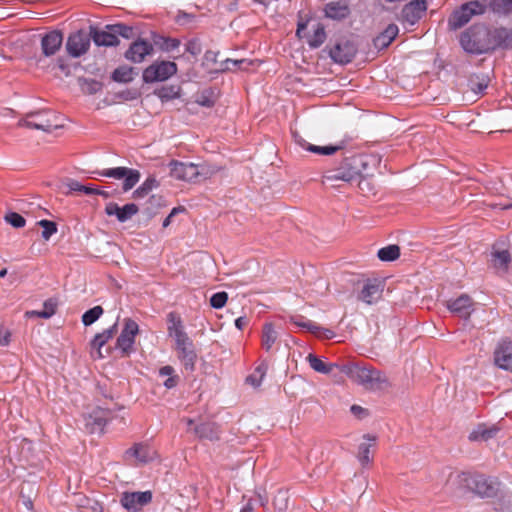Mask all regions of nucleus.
<instances>
[{"label": "nucleus", "instance_id": "nucleus-1", "mask_svg": "<svg viewBox=\"0 0 512 512\" xmlns=\"http://www.w3.org/2000/svg\"><path fill=\"white\" fill-rule=\"evenodd\" d=\"M340 372L368 390H382L390 386L387 376L372 367L347 364L340 367Z\"/></svg>", "mask_w": 512, "mask_h": 512}, {"label": "nucleus", "instance_id": "nucleus-2", "mask_svg": "<svg viewBox=\"0 0 512 512\" xmlns=\"http://www.w3.org/2000/svg\"><path fill=\"white\" fill-rule=\"evenodd\" d=\"M170 175L182 181L200 182L214 175L218 168L206 164L196 165L173 160L169 163Z\"/></svg>", "mask_w": 512, "mask_h": 512}, {"label": "nucleus", "instance_id": "nucleus-3", "mask_svg": "<svg viewBox=\"0 0 512 512\" xmlns=\"http://www.w3.org/2000/svg\"><path fill=\"white\" fill-rule=\"evenodd\" d=\"M360 176L359 159L357 157H349L343 159L336 167L325 171L323 182L331 183L332 186L335 187H340L336 182L342 181L351 183L358 180Z\"/></svg>", "mask_w": 512, "mask_h": 512}, {"label": "nucleus", "instance_id": "nucleus-4", "mask_svg": "<svg viewBox=\"0 0 512 512\" xmlns=\"http://www.w3.org/2000/svg\"><path fill=\"white\" fill-rule=\"evenodd\" d=\"M17 125L47 133L62 127L59 123V116L51 110H38L27 113L18 121Z\"/></svg>", "mask_w": 512, "mask_h": 512}, {"label": "nucleus", "instance_id": "nucleus-5", "mask_svg": "<svg viewBox=\"0 0 512 512\" xmlns=\"http://www.w3.org/2000/svg\"><path fill=\"white\" fill-rule=\"evenodd\" d=\"M176 72V63L171 61H157L145 68L142 77L145 83L162 82L175 75Z\"/></svg>", "mask_w": 512, "mask_h": 512}, {"label": "nucleus", "instance_id": "nucleus-6", "mask_svg": "<svg viewBox=\"0 0 512 512\" xmlns=\"http://www.w3.org/2000/svg\"><path fill=\"white\" fill-rule=\"evenodd\" d=\"M485 12V5L480 1L468 2L455 11L449 18L450 28L456 30L467 24L473 15H480Z\"/></svg>", "mask_w": 512, "mask_h": 512}, {"label": "nucleus", "instance_id": "nucleus-7", "mask_svg": "<svg viewBox=\"0 0 512 512\" xmlns=\"http://www.w3.org/2000/svg\"><path fill=\"white\" fill-rule=\"evenodd\" d=\"M168 333L175 340V350L194 346L193 341L185 332L180 316L173 312L168 314Z\"/></svg>", "mask_w": 512, "mask_h": 512}, {"label": "nucleus", "instance_id": "nucleus-8", "mask_svg": "<svg viewBox=\"0 0 512 512\" xmlns=\"http://www.w3.org/2000/svg\"><path fill=\"white\" fill-rule=\"evenodd\" d=\"M466 481L468 488L481 497H493L498 492L499 483L490 477L474 475Z\"/></svg>", "mask_w": 512, "mask_h": 512}, {"label": "nucleus", "instance_id": "nucleus-9", "mask_svg": "<svg viewBox=\"0 0 512 512\" xmlns=\"http://www.w3.org/2000/svg\"><path fill=\"white\" fill-rule=\"evenodd\" d=\"M139 332L138 324L130 319H125V325L116 341V347L119 348L123 355L127 356L133 351L135 337Z\"/></svg>", "mask_w": 512, "mask_h": 512}, {"label": "nucleus", "instance_id": "nucleus-10", "mask_svg": "<svg viewBox=\"0 0 512 512\" xmlns=\"http://www.w3.org/2000/svg\"><path fill=\"white\" fill-rule=\"evenodd\" d=\"M91 40L90 32L86 33L83 30H79L68 37L66 50L70 56L75 58L80 57L88 51Z\"/></svg>", "mask_w": 512, "mask_h": 512}, {"label": "nucleus", "instance_id": "nucleus-11", "mask_svg": "<svg viewBox=\"0 0 512 512\" xmlns=\"http://www.w3.org/2000/svg\"><path fill=\"white\" fill-rule=\"evenodd\" d=\"M152 500L150 491L124 492L121 495L120 503L128 511L137 512Z\"/></svg>", "mask_w": 512, "mask_h": 512}, {"label": "nucleus", "instance_id": "nucleus-12", "mask_svg": "<svg viewBox=\"0 0 512 512\" xmlns=\"http://www.w3.org/2000/svg\"><path fill=\"white\" fill-rule=\"evenodd\" d=\"M384 283L381 280H367L359 294V299L368 305L377 303L383 294Z\"/></svg>", "mask_w": 512, "mask_h": 512}, {"label": "nucleus", "instance_id": "nucleus-13", "mask_svg": "<svg viewBox=\"0 0 512 512\" xmlns=\"http://www.w3.org/2000/svg\"><path fill=\"white\" fill-rule=\"evenodd\" d=\"M427 10L425 0H413L406 4L401 11V20L410 25L418 22Z\"/></svg>", "mask_w": 512, "mask_h": 512}, {"label": "nucleus", "instance_id": "nucleus-14", "mask_svg": "<svg viewBox=\"0 0 512 512\" xmlns=\"http://www.w3.org/2000/svg\"><path fill=\"white\" fill-rule=\"evenodd\" d=\"M357 52L356 47L349 41L335 44L329 51V55L336 63L346 64L352 61Z\"/></svg>", "mask_w": 512, "mask_h": 512}, {"label": "nucleus", "instance_id": "nucleus-15", "mask_svg": "<svg viewBox=\"0 0 512 512\" xmlns=\"http://www.w3.org/2000/svg\"><path fill=\"white\" fill-rule=\"evenodd\" d=\"M495 364L504 370L512 371V341L503 339L494 352Z\"/></svg>", "mask_w": 512, "mask_h": 512}, {"label": "nucleus", "instance_id": "nucleus-16", "mask_svg": "<svg viewBox=\"0 0 512 512\" xmlns=\"http://www.w3.org/2000/svg\"><path fill=\"white\" fill-rule=\"evenodd\" d=\"M153 52V45L144 39L134 41L125 52V57L134 62L141 63L147 55Z\"/></svg>", "mask_w": 512, "mask_h": 512}, {"label": "nucleus", "instance_id": "nucleus-17", "mask_svg": "<svg viewBox=\"0 0 512 512\" xmlns=\"http://www.w3.org/2000/svg\"><path fill=\"white\" fill-rule=\"evenodd\" d=\"M63 33L58 30H53L41 38V49L45 56H53L59 51L63 43Z\"/></svg>", "mask_w": 512, "mask_h": 512}, {"label": "nucleus", "instance_id": "nucleus-18", "mask_svg": "<svg viewBox=\"0 0 512 512\" xmlns=\"http://www.w3.org/2000/svg\"><path fill=\"white\" fill-rule=\"evenodd\" d=\"M139 208L134 203H129L123 207L118 206L116 203L110 202L105 207V212L109 216H116L117 220L121 223L126 222L136 215Z\"/></svg>", "mask_w": 512, "mask_h": 512}, {"label": "nucleus", "instance_id": "nucleus-19", "mask_svg": "<svg viewBox=\"0 0 512 512\" xmlns=\"http://www.w3.org/2000/svg\"><path fill=\"white\" fill-rule=\"evenodd\" d=\"M447 308L458 317L467 319L473 311V302L469 296L461 295L455 300L447 301Z\"/></svg>", "mask_w": 512, "mask_h": 512}, {"label": "nucleus", "instance_id": "nucleus-20", "mask_svg": "<svg viewBox=\"0 0 512 512\" xmlns=\"http://www.w3.org/2000/svg\"><path fill=\"white\" fill-rule=\"evenodd\" d=\"M91 38L97 46H116L119 44V39L116 37L114 31L109 30L107 27L100 30L90 27Z\"/></svg>", "mask_w": 512, "mask_h": 512}, {"label": "nucleus", "instance_id": "nucleus-21", "mask_svg": "<svg viewBox=\"0 0 512 512\" xmlns=\"http://www.w3.org/2000/svg\"><path fill=\"white\" fill-rule=\"evenodd\" d=\"M117 333V323L94 336L91 347L96 350L97 358H103L102 347Z\"/></svg>", "mask_w": 512, "mask_h": 512}, {"label": "nucleus", "instance_id": "nucleus-22", "mask_svg": "<svg viewBox=\"0 0 512 512\" xmlns=\"http://www.w3.org/2000/svg\"><path fill=\"white\" fill-rule=\"evenodd\" d=\"M460 44L469 53L479 54L483 51L480 40L472 29L462 33Z\"/></svg>", "mask_w": 512, "mask_h": 512}, {"label": "nucleus", "instance_id": "nucleus-23", "mask_svg": "<svg viewBox=\"0 0 512 512\" xmlns=\"http://www.w3.org/2000/svg\"><path fill=\"white\" fill-rule=\"evenodd\" d=\"M398 32L397 25L389 24L383 32L374 38V46L379 50L387 48L398 35Z\"/></svg>", "mask_w": 512, "mask_h": 512}, {"label": "nucleus", "instance_id": "nucleus-24", "mask_svg": "<svg viewBox=\"0 0 512 512\" xmlns=\"http://www.w3.org/2000/svg\"><path fill=\"white\" fill-rule=\"evenodd\" d=\"M126 454L135 457L140 463L152 461L156 456L154 449L142 443L135 444L132 448L126 451Z\"/></svg>", "mask_w": 512, "mask_h": 512}, {"label": "nucleus", "instance_id": "nucleus-25", "mask_svg": "<svg viewBox=\"0 0 512 512\" xmlns=\"http://www.w3.org/2000/svg\"><path fill=\"white\" fill-rule=\"evenodd\" d=\"M499 428L496 425H478L469 435L472 441H487L497 435Z\"/></svg>", "mask_w": 512, "mask_h": 512}, {"label": "nucleus", "instance_id": "nucleus-26", "mask_svg": "<svg viewBox=\"0 0 512 512\" xmlns=\"http://www.w3.org/2000/svg\"><path fill=\"white\" fill-rule=\"evenodd\" d=\"M176 353H177V358L184 366V369L186 371H190V372L194 371L195 364L197 361V353L195 351V347L192 346L191 348H186V349L182 348V349L176 350Z\"/></svg>", "mask_w": 512, "mask_h": 512}, {"label": "nucleus", "instance_id": "nucleus-27", "mask_svg": "<svg viewBox=\"0 0 512 512\" xmlns=\"http://www.w3.org/2000/svg\"><path fill=\"white\" fill-rule=\"evenodd\" d=\"M363 438L369 442H363L359 445L357 458H358L359 462L363 466H365L372 461V457L370 456V450H371V447L376 442V437L371 436L370 434H366L363 436Z\"/></svg>", "mask_w": 512, "mask_h": 512}, {"label": "nucleus", "instance_id": "nucleus-28", "mask_svg": "<svg viewBox=\"0 0 512 512\" xmlns=\"http://www.w3.org/2000/svg\"><path fill=\"white\" fill-rule=\"evenodd\" d=\"M325 14L328 18L343 19L349 14V8L344 2H330L326 5Z\"/></svg>", "mask_w": 512, "mask_h": 512}, {"label": "nucleus", "instance_id": "nucleus-29", "mask_svg": "<svg viewBox=\"0 0 512 512\" xmlns=\"http://www.w3.org/2000/svg\"><path fill=\"white\" fill-rule=\"evenodd\" d=\"M306 359H307L310 367L314 371H316L318 373H322V374H329L334 370V368L340 369V367H341L334 363H325L320 358L315 356L314 354H309L306 357Z\"/></svg>", "mask_w": 512, "mask_h": 512}, {"label": "nucleus", "instance_id": "nucleus-30", "mask_svg": "<svg viewBox=\"0 0 512 512\" xmlns=\"http://www.w3.org/2000/svg\"><path fill=\"white\" fill-rule=\"evenodd\" d=\"M278 338V333L272 323H265L262 328V346L269 351Z\"/></svg>", "mask_w": 512, "mask_h": 512}, {"label": "nucleus", "instance_id": "nucleus-31", "mask_svg": "<svg viewBox=\"0 0 512 512\" xmlns=\"http://www.w3.org/2000/svg\"><path fill=\"white\" fill-rule=\"evenodd\" d=\"M326 40L324 26L317 23L313 28V33L308 35L307 43L311 48H318Z\"/></svg>", "mask_w": 512, "mask_h": 512}, {"label": "nucleus", "instance_id": "nucleus-32", "mask_svg": "<svg viewBox=\"0 0 512 512\" xmlns=\"http://www.w3.org/2000/svg\"><path fill=\"white\" fill-rule=\"evenodd\" d=\"M195 433L201 439H208L210 441L218 440V431L214 424L203 423L195 428Z\"/></svg>", "mask_w": 512, "mask_h": 512}, {"label": "nucleus", "instance_id": "nucleus-33", "mask_svg": "<svg viewBox=\"0 0 512 512\" xmlns=\"http://www.w3.org/2000/svg\"><path fill=\"white\" fill-rule=\"evenodd\" d=\"M493 266L499 271L506 272L508 265L511 261V256L508 250L496 251L492 254Z\"/></svg>", "mask_w": 512, "mask_h": 512}, {"label": "nucleus", "instance_id": "nucleus-34", "mask_svg": "<svg viewBox=\"0 0 512 512\" xmlns=\"http://www.w3.org/2000/svg\"><path fill=\"white\" fill-rule=\"evenodd\" d=\"M165 375H169V377L164 380L163 385L167 389L175 388L180 380L179 376L175 373V369L170 365L161 367L159 369V376L164 377Z\"/></svg>", "mask_w": 512, "mask_h": 512}, {"label": "nucleus", "instance_id": "nucleus-35", "mask_svg": "<svg viewBox=\"0 0 512 512\" xmlns=\"http://www.w3.org/2000/svg\"><path fill=\"white\" fill-rule=\"evenodd\" d=\"M55 310H56V303L52 299H49L44 302L42 310L27 311L26 316L29 318L30 317H40V318L48 319L52 315L55 314Z\"/></svg>", "mask_w": 512, "mask_h": 512}, {"label": "nucleus", "instance_id": "nucleus-36", "mask_svg": "<svg viewBox=\"0 0 512 512\" xmlns=\"http://www.w3.org/2000/svg\"><path fill=\"white\" fill-rule=\"evenodd\" d=\"M112 79L116 82L120 83H128L134 79V69L133 67L124 65L120 66L114 70L112 74Z\"/></svg>", "mask_w": 512, "mask_h": 512}, {"label": "nucleus", "instance_id": "nucleus-37", "mask_svg": "<svg viewBox=\"0 0 512 512\" xmlns=\"http://www.w3.org/2000/svg\"><path fill=\"white\" fill-rule=\"evenodd\" d=\"M158 186V182L154 177L147 178L140 187L133 192L135 199L143 198L149 194L154 188Z\"/></svg>", "mask_w": 512, "mask_h": 512}, {"label": "nucleus", "instance_id": "nucleus-38", "mask_svg": "<svg viewBox=\"0 0 512 512\" xmlns=\"http://www.w3.org/2000/svg\"><path fill=\"white\" fill-rule=\"evenodd\" d=\"M267 372V365L262 363L256 369L254 372L249 375L246 378V382L252 385L253 387L257 388L261 385L262 380Z\"/></svg>", "mask_w": 512, "mask_h": 512}, {"label": "nucleus", "instance_id": "nucleus-39", "mask_svg": "<svg viewBox=\"0 0 512 512\" xmlns=\"http://www.w3.org/2000/svg\"><path fill=\"white\" fill-rule=\"evenodd\" d=\"M290 322L293 323L295 326L303 328L314 334L318 333L321 330V328L317 326L314 322L306 320L303 316H291Z\"/></svg>", "mask_w": 512, "mask_h": 512}, {"label": "nucleus", "instance_id": "nucleus-40", "mask_svg": "<svg viewBox=\"0 0 512 512\" xmlns=\"http://www.w3.org/2000/svg\"><path fill=\"white\" fill-rule=\"evenodd\" d=\"M400 255V249L397 245H389L378 251V257L382 261L396 260Z\"/></svg>", "mask_w": 512, "mask_h": 512}, {"label": "nucleus", "instance_id": "nucleus-41", "mask_svg": "<svg viewBox=\"0 0 512 512\" xmlns=\"http://www.w3.org/2000/svg\"><path fill=\"white\" fill-rule=\"evenodd\" d=\"M141 174L138 170L128 168V172L123 177V190L125 192L131 190L140 180Z\"/></svg>", "mask_w": 512, "mask_h": 512}, {"label": "nucleus", "instance_id": "nucleus-42", "mask_svg": "<svg viewBox=\"0 0 512 512\" xmlns=\"http://www.w3.org/2000/svg\"><path fill=\"white\" fill-rule=\"evenodd\" d=\"M37 225L42 228L41 236L45 241H48L58 230L55 222L46 219L38 221Z\"/></svg>", "mask_w": 512, "mask_h": 512}, {"label": "nucleus", "instance_id": "nucleus-43", "mask_svg": "<svg viewBox=\"0 0 512 512\" xmlns=\"http://www.w3.org/2000/svg\"><path fill=\"white\" fill-rule=\"evenodd\" d=\"M79 83L82 91L87 94H95L102 88L101 83L94 79L82 78L79 79Z\"/></svg>", "mask_w": 512, "mask_h": 512}, {"label": "nucleus", "instance_id": "nucleus-44", "mask_svg": "<svg viewBox=\"0 0 512 512\" xmlns=\"http://www.w3.org/2000/svg\"><path fill=\"white\" fill-rule=\"evenodd\" d=\"M103 314V308L101 306H95L87 310L82 316V322L85 326L93 324Z\"/></svg>", "mask_w": 512, "mask_h": 512}, {"label": "nucleus", "instance_id": "nucleus-45", "mask_svg": "<svg viewBox=\"0 0 512 512\" xmlns=\"http://www.w3.org/2000/svg\"><path fill=\"white\" fill-rule=\"evenodd\" d=\"M341 146L328 145V146H317L313 144H307L306 150L312 153L320 154V155H332L339 151Z\"/></svg>", "mask_w": 512, "mask_h": 512}, {"label": "nucleus", "instance_id": "nucleus-46", "mask_svg": "<svg viewBox=\"0 0 512 512\" xmlns=\"http://www.w3.org/2000/svg\"><path fill=\"white\" fill-rule=\"evenodd\" d=\"M127 172H128L127 167H115V168L103 169L101 171H98L97 174L99 176H103V177H109V178H114V179H123V177L126 175Z\"/></svg>", "mask_w": 512, "mask_h": 512}, {"label": "nucleus", "instance_id": "nucleus-47", "mask_svg": "<svg viewBox=\"0 0 512 512\" xmlns=\"http://www.w3.org/2000/svg\"><path fill=\"white\" fill-rule=\"evenodd\" d=\"M492 10L498 14H509L512 12V0H495L492 3Z\"/></svg>", "mask_w": 512, "mask_h": 512}, {"label": "nucleus", "instance_id": "nucleus-48", "mask_svg": "<svg viewBox=\"0 0 512 512\" xmlns=\"http://www.w3.org/2000/svg\"><path fill=\"white\" fill-rule=\"evenodd\" d=\"M5 221L14 228H22L26 224V220L22 215L16 212H8L4 216Z\"/></svg>", "mask_w": 512, "mask_h": 512}, {"label": "nucleus", "instance_id": "nucleus-49", "mask_svg": "<svg viewBox=\"0 0 512 512\" xmlns=\"http://www.w3.org/2000/svg\"><path fill=\"white\" fill-rule=\"evenodd\" d=\"M179 90H180L179 87H176V86L162 87L157 92V95L162 100H171V99L178 98L180 96Z\"/></svg>", "mask_w": 512, "mask_h": 512}, {"label": "nucleus", "instance_id": "nucleus-50", "mask_svg": "<svg viewBox=\"0 0 512 512\" xmlns=\"http://www.w3.org/2000/svg\"><path fill=\"white\" fill-rule=\"evenodd\" d=\"M107 28L109 30L114 31L116 34V37L122 36L124 38H130L133 32V29L127 25L124 24H115V25H108Z\"/></svg>", "mask_w": 512, "mask_h": 512}, {"label": "nucleus", "instance_id": "nucleus-51", "mask_svg": "<svg viewBox=\"0 0 512 512\" xmlns=\"http://www.w3.org/2000/svg\"><path fill=\"white\" fill-rule=\"evenodd\" d=\"M228 300V294L224 291L213 294L210 298V304L215 309H221Z\"/></svg>", "mask_w": 512, "mask_h": 512}, {"label": "nucleus", "instance_id": "nucleus-52", "mask_svg": "<svg viewBox=\"0 0 512 512\" xmlns=\"http://www.w3.org/2000/svg\"><path fill=\"white\" fill-rule=\"evenodd\" d=\"M64 186L68 189L65 194L70 195L73 192H81L82 191V184L74 179H69L64 183Z\"/></svg>", "mask_w": 512, "mask_h": 512}, {"label": "nucleus", "instance_id": "nucleus-53", "mask_svg": "<svg viewBox=\"0 0 512 512\" xmlns=\"http://www.w3.org/2000/svg\"><path fill=\"white\" fill-rule=\"evenodd\" d=\"M180 46V41L176 38H165L162 44V49L165 51H173Z\"/></svg>", "mask_w": 512, "mask_h": 512}, {"label": "nucleus", "instance_id": "nucleus-54", "mask_svg": "<svg viewBox=\"0 0 512 512\" xmlns=\"http://www.w3.org/2000/svg\"><path fill=\"white\" fill-rule=\"evenodd\" d=\"M196 102L204 107H212L214 105V100L204 93L197 97Z\"/></svg>", "mask_w": 512, "mask_h": 512}, {"label": "nucleus", "instance_id": "nucleus-55", "mask_svg": "<svg viewBox=\"0 0 512 512\" xmlns=\"http://www.w3.org/2000/svg\"><path fill=\"white\" fill-rule=\"evenodd\" d=\"M90 419L94 420V426H95V427H93L91 429V432H94L96 429L102 431V429L106 425V420L104 418H102V417H98V416L92 417V416H90Z\"/></svg>", "mask_w": 512, "mask_h": 512}, {"label": "nucleus", "instance_id": "nucleus-56", "mask_svg": "<svg viewBox=\"0 0 512 512\" xmlns=\"http://www.w3.org/2000/svg\"><path fill=\"white\" fill-rule=\"evenodd\" d=\"M471 89L476 93H482L487 88V82L475 83L473 79L470 80Z\"/></svg>", "mask_w": 512, "mask_h": 512}, {"label": "nucleus", "instance_id": "nucleus-57", "mask_svg": "<svg viewBox=\"0 0 512 512\" xmlns=\"http://www.w3.org/2000/svg\"><path fill=\"white\" fill-rule=\"evenodd\" d=\"M183 210H184V209H183V208H180V207H179V208H173V209L171 210V212L169 213V215L164 219L163 224H162L163 228L168 227V226L170 225V223H171L172 218H173V217H174L178 212L183 211Z\"/></svg>", "mask_w": 512, "mask_h": 512}, {"label": "nucleus", "instance_id": "nucleus-58", "mask_svg": "<svg viewBox=\"0 0 512 512\" xmlns=\"http://www.w3.org/2000/svg\"><path fill=\"white\" fill-rule=\"evenodd\" d=\"M9 332L8 330L0 325V345H6L9 342Z\"/></svg>", "mask_w": 512, "mask_h": 512}, {"label": "nucleus", "instance_id": "nucleus-59", "mask_svg": "<svg viewBox=\"0 0 512 512\" xmlns=\"http://www.w3.org/2000/svg\"><path fill=\"white\" fill-rule=\"evenodd\" d=\"M248 322H249V319L245 316H241V317H238L236 320H235V326L239 329V330H242L244 327H246L248 325Z\"/></svg>", "mask_w": 512, "mask_h": 512}, {"label": "nucleus", "instance_id": "nucleus-60", "mask_svg": "<svg viewBox=\"0 0 512 512\" xmlns=\"http://www.w3.org/2000/svg\"><path fill=\"white\" fill-rule=\"evenodd\" d=\"M351 412L358 417H363L367 414V411L358 405H352Z\"/></svg>", "mask_w": 512, "mask_h": 512}, {"label": "nucleus", "instance_id": "nucleus-61", "mask_svg": "<svg viewBox=\"0 0 512 512\" xmlns=\"http://www.w3.org/2000/svg\"><path fill=\"white\" fill-rule=\"evenodd\" d=\"M186 51L190 52L192 55L200 53V49L197 47L196 43L192 41L187 44Z\"/></svg>", "mask_w": 512, "mask_h": 512}, {"label": "nucleus", "instance_id": "nucleus-62", "mask_svg": "<svg viewBox=\"0 0 512 512\" xmlns=\"http://www.w3.org/2000/svg\"><path fill=\"white\" fill-rule=\"evenodd\" d=\"M294 139H295V142L301 146L303 149L306 150V146L307 144H309L305 139H303L301 136L299 135H294Z\"/></svg>", "mask_w": 512, "mask_h": 512}, {"label": "nucleus", "instance_id": "nucleus-63", "mask_svg": "<svg viewBox=\"0 0 512 512\" xmlns=\"http://www.w3.org/2000/svg\"><path fill=\"white\" fill-rule=\"evenodd\" d=\"M232 63L236 66L239 65L241 69H247V65H250L251 62H247L246 60H233Z\"/></svg>", "mask_w": 512, "mask_h": 512}, {"label": "nucleus", "instance_id": "nucleus-64", "mask_svg": "<svg viewBox=\"0 0 512 512\" xmlns=\"http://www.w3.org/2000/svg\"><path fill=\"white\" fill-rule=\"evenodd\" d=\"M81 192L84 193V194H87V195H93L96 192V188L82 185V191Z\"/></svg>", "mask_w": 512, "mask_h": 512}]
</instances>
